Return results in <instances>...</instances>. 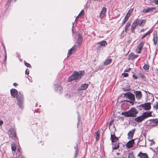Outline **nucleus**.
<instances>
[{
	"mask_svg": "<svg viewBox=\"0 0 158 158\" xmlns=\"http://www.w3.org/2000/svg\"><path fill=\"white\" fill-rule=\"evenodd\" d=\"M73 80H69V81H68L69 82Z\"/></svg>",
	"mask_w": 158,
	"mask_h": 158,
	"instance_id": "56",
	"label": "nucleus"
},
{
	"mask_svg": "<svg viewBox=\"0 0 158 158\" xmlns=\"http://www.w3.org/2000/svg\"><path fill=\"white\" fill-rule=\"evenodd\" d=\"M157 151H158V147H157Z\"/></svg>",
	"mask_w": 158,
	"mask_h": 158,
	"instance_id": "58",
	"label": "nucleus"
},
{
	"mask_svg": "<svg viewBox=\"0 0 158 158\" xmlns=\"http://www.w3.org/2000/svg\"><path fill=\"white\" fill-rule=\"evenodd\" d=\"M96 134V141H98L99 140V132L98 131H97Z\"/></svg>",
	"mask_w": 158,
	"mask_h": 158,
	"instance_id": "32",
	"label": "nucleus"
},
{
	"mask_svg": "<svg viewBox=\"0 0 158 158\" xmlns=\"http://www.w3.org/2000/svg\"><path fill=\"white\" fill-rule=\"evenodd\" d=\"M112 143V147L113 149L117 150L119 148V143L118 141Z\"/></svg>",
	"mask_w": 158,
	"mask_h": 158,
	"instance_id": "13",
	"label": "nucleus"
},
{
	"mask_svg": "<svg viewBox=\"0 0 158 158\" xmlns=\"http://www.w3.org/2000/svg\"><path fill=\"white\" fill-rule=\"evenodd\" d=\"M131 69V68H129L128 69L125 70L124 71L125 72H129L130 71Z\"/></svg>",
	"mask_w": 158,
	"mask_h": 158,
	"instance_id": "45",
	"label": "nucleus"
},
{
	"mask_svg": "<svg viewBox=\"0 0 158 158\" xmlns=\"http://www.w3.org/2000/svg\"><path fill=\"white\" fill-rule=\"evenodd\" d=\"M135 131V129H133L129 132L128 134V135L129 139H131L132 138Z\"/></svg>",
	"mask_w": 158,
	"mask_h": 158,
	"instance_id": "21",
	"label": "nucleus"
},
{
	"mask_svg": "<svg viewBox=\"0 0 158 158\" xmlns=\"http://www.w3.org/2000/svg\"><path fill=\"white\" fill-rule=\"evenodd\" d=\"M10 92L12 96L14 97H16L18 105L20 108H22L23 104L24 102L23 95L21 94L20 93H19L18 95H17L18 91L16 89H11Z\"/></svg>",
	"mask_w": 158,
	"mask_h": 158,
	"instance_id": "1",
	"label": "nucleus"
},
{
	"mask_svg": "<svg viewBox=\"0 0 158 158\" xmlns=\"http://www.w3.org/2000/svg\"><path fill=\"white\" fill-rule=\"evenodd\" d=\"M143 69L145 70H148L149 69V66L148 65L145 64L143 67Z\"/></svg>",
	"mask_w": 158,
	"mask_h": 158,
	"instance_id": "36",
	"label": "nucleus"
},
{
	"mask_svg": "<svg viewBox=\"0 0 158 158\" xmlns=\"http://www.w3.org/2000/svg\"><path fill=\"white\" fill-rule=\"evenodd\" d=\"M110 139L111 140V143L116 142L118 141V139L116 137L114 134L111 135Z\"/></svg>",
	"mask_w": 158,
	"mask_h": 158,
	"instance_id": "16",
	"label": "nucleus"
},
{
	"mask_svg": "<svg viewBox=\"0 0 158 158\" xmlns=\"http://www.w3.org/2000/svg\"><path fill=\"white\" fill-rule=\"evenodd\" d=\"M134 143V139L130 140L126 144V146L128 148H131L133 147Z\"/></svg>",
	"mask_w": 158,
	"mask_h": 158,
	"instance_id": "17",
	"label": "nucleus"
},
{
	"mask_svg": "<svg viewBox=\"0 0 158 158\" xmlns=\"http://www.w3.org/2000/svg\"><path fill=\"white\" fill-rule=\"evenodd\" d=\"M88 85L87 84H84L81 85L80 87H78V89L79 90H85L88 87Z\"/></svg>",
	"mask_w": 158,
	"mask_h": 158,
	"instance_id": "22",
	"label": "nucleus"
},
{
	"mask_svg": "<svg viewBox=\"0 0 158 158\" xmlns=\"http://www.w3.org/2000/svg\"><path fill=\"white\" fill-rule=\"evenodd\" d=\"M138 74L137 76L134 74L133 75V77L134 78L137 79L138 78H145V76L143 73L141 72L140 71H138Z\"/></svg>",
	"mask_w": 158,
	"mask_h": 158,
	"instance_id": "8",
	"label": "nucleus"
},
{
	"mask_svg": "<svg viewBox=\"0 0 158 158\" xmlns=\"http://www.w3.org/2000/svg\"><path fill=\"white\" fill-rule=\"evenodd\" d=\"M135 28H134L133 27H132L131 26V30H134L135 29Z\"/></svg>",
	"mask_w": 158,
	"mask_h": 158,
	"instance_id": "55",
	"label": "nucleus"
},
{
	"mask_svg": "<svg viewBox=\"0 0 158 158\" xmlns=\"http://www.w3.org/2000/svg\"><path fill=\"white\" fill-rule=\"evenodd\" d=\"M153 31V29H152L151 30H149L147 33L145 34L144 35H143V36L142 37L141 39H143L145 37L148 36V35H150L152 32Z\"/></svg>",
	"mask_w": 158,
	"mask_h": 158,
	"instance_id": "25",
	"label": "nucleus"
},
{
	"mask_svg": "<svg viewBox=\"0 0 158 158\" xmlns=\"http://www.w3.org/2000/svg\"><path fill=\"white\" fill-rule=\"evenodd\" d=\"M144 43L143 42H141L140 43L138 46V51H137V53H140L141 50L142 49L144 45Z\"/></svg>",
	"mask_w": 158,
	"mask_h": 158,
	"instance_id": "20",
	"label": "nucleus"
},
{
	"mask_svg": "<svg viewBox=\"0 0 158 158\" xmlns=\"http://www.w3.org/2000/svg\"><path fill=\"white\" fill-rule=\"evenodd\" d=\"M11 149L12 151H15L16 149V145L14 144H12L11 145Z\"/></svg>",
	"mask_w": 158,
	"mask_h": 158,
	"instance_id": "31",
	"label": "nucleus"
},
{
	"mask_svg": "<svg viewBox=\"0 0 158 158\" xmlns=\"http://www.w3.org/2000/svg\"><path fill=\"white\" fill-rule=\"evenodd\" d=\"M122 75L124 77H126L128 76V74L124 73H122Z\"/></svg>",
	"mask_w": 158,
	"mask_h": 158,
	"instance_id": "39",
	"label": "nucleus"
},
{
	"mask_svg": "<svg viewBox=\"0 0 158 158\" xmlns=\"http://www.w3.org/2000/svg\"><path fill=\"white\" fill-rule=\"evenodd\" d=\"M24 63L25 65L27 67H28L29 68L31 67V66L30 64L26 62L25 61H24Z\"/></svg>",
	"mask_w": 158,
	"mask_h": 158,
	"instance_id": "37",
	"label": "nucleus"
},
{
	"mask_svg": "<svg viewBox=\"0 0 158 158\" xmlns=\"http://www.w3.org/2000/svg\"><path fill=\"white\" fill-rule=\"evenodd\" d=\"M72 50H71L70 49L69 51H68V56H67L68 57L69 56V55L71 54V52H72Z\"/></svg>",
	"mask_w": 158,
	"mask_h": 158,
	"instance_id": "40",
	"label": "nucleus"
},
{
	"mask_svg": "<svg viewBox=\"0 0 158 158\" xmlns=\"http://www.w3.org/2000/svg\"><path fill=\"white\" fill-rule=\"evenodd\" d=\"M83 38L82 37V35L81 34H79L77 38V41L81 43L82 40Z\"/></svg>",
	"mask_w": 158,
	"mask_h": 158,
	"instance_id": "28",
	"label": "nucleus"
},
{
	"mask_svg": "<svg viewBox=\"0 0 158 158\" xmlns=\"http://www.w3.org/2000/svg\"><path fill=\"white\" fill-rule=\"evenodd\" d=\"M133 10V8H131V9H130L128 11V12H127V15H129V17H130L131 15V13L132 12Z\"/></svg>",
	"mask_w": 158,
	"mask_h": 158,
	"instance_id": "35",
	"label": "nucleus"
},
{
	"mask_svg": "<svg viewBox=\"0 0 158 158\" xmlns=\"http://www.w3.org/2000/svg\"><path fill=\"white\" fill-rule=\"evenodd\" d=\"M55 87L56 88V91L58 92L59 91V92H61V91L62 90V87L61 86L59 85L56 84Z\"/></svg>",
	"mask_w": 158,
	"mask_h": 158,
	"instance_id": "26",
	"label": "nucleus"
},
{
	"mask_svg": "<svg viewBox=\"0 0 158 158\" xmlns=\"http://www.w3.org/2000/svg\"><path fill=\"white\" fill-rule=\"evenodd\" d=\"M85 74L84 70L74 71L72 74L70 76L68 79H80Z\"/></svg>",
	"mask_w": 158,
	"mask_h": 158,
	"instance_id": "3",
	"label": "nucleus"
},
{
	"mask_svg": "<svg viewBox=\"0 0 158 158\" xmlns=\"http://www.w3.org/2000/svg\"><path fill=\"white\" fill-rule=\"evenodd\" d=\"M149 121L150 126L151 127H155L158 124V119H151Z\"/></svg>",
	"mask_w": 158,
	"mask_h": 158,
	"instance_id": "7",
	"label": "nucleus"
},
{
	"mask_svg": "<svg viewBox=\"0 0 158 158\" xmlns=\"http://www.w3.org/2000/svg\"><path fill=\"white\" fill-rule=\"evenodd\" d=\"M138 19L137 21V25L140 27H143L144 26L146 23V20L141 19L139 20V19Z\"/></svg>",
	"mask_w": 158,
	"mask_h": 158,
	"instance_id": "11",
	"label": "nucleus"
},
{
	"mask_svg": "<svg viewBox=\"0 0 158 158\" xmlns=\"http://www.w3.org/2000/svg\"><path fill=\"white\" fill-rule=\"evenodd\" d=\"M136 97L138 99L141 98L142 96V94L140 91H136L135 93Z\"/></svg>",
	"mask_w": 158,
	"mask_h": 158,
	"instance_id": "23",
	"label": "nucleus"
},
{
	"mask_svg": "<svg viewBox=\"0 0 158 158\" xmlns=\"http://www.w3.org/2000/svg\"><path fill=\"white\" fill-rule=\"evenodd\" d=\"M144 31V29H142L140 31L141 32H143Z\"/></svg>",
	"mask_w": 158,
	"mask_h": 158,
	"instance_id": "54",
	"label": "nucleus"
},
{
	"mask_svg": "<svg viewBox=\"0 0 158 158\" xmlns=\"http://www.w3.org/2000/svg\"><path fill=\"white\" fill-rule=\"evenodd\" d=\"M97 44L99 45L98 47L100 48V46L105 47L107 45V43L106 41L103 40L98 43Z\"/></svg>",
	"mask_w": 158,
	"mask_h": 158,
	"instance_id": "12",
	"label": "nucleus"
},
{
	"mask_svg": "<svg viewBox=\"0 0 158 158\" xmlns=\"http://www.w3.org/2000/svg\"><path fill=\"white\" fill-rule=\"evenodd\" d=\"M3 122L2 120H0V126L3 124Z\"/></svg>",
	"mask_w": 158,
	"mask_h": 158,
	"instance_id": "47",
	"label": "nucleus"
},
{
	"mask_svg": "<svg viewBox=\"0 0 158 158\" xmlns=\"http://www.w3.org/2000/svg\"><path fill=\"white\" fill-rule=\"evenodd\" d=\"M151 104L150 102L147 103L140 105L139 106L144 110H148L151 108Z\"/></svg>",
	"mask_w": 158,
	"mask_h": 158,
	"instance_id": "6",
	"label": "nucleus"
},
{
	"mask_svg": "<svg viewBox=\"0 0 158 158\" xmlns=\"http://www.w3.org/2000/svg\"><path fill=\"white\" fill-rule=\"evenodd\" d=\"M9 136L11 138L15 137L16 136L15 131L13 128H11L8 131Z\"/></svg>",
	"mask_w": 158,
	"mask_h": 158,
	"instance_id": "10",
	"label": "nucleus"
},
{
	"mask_svg": "<svg viewBox=\"0 0 158 158\" xmlns=\"http://www.w3.org/2000/svg\"><path fill=\"white\" fill-rule=\"evenodd\" d=\"M124 96L126 97V98H128L130 101H127L131 103L135 101L134 95L132 93L127 92L125 93L124 94Z\"/></svg>",
	"mask_w": 158,
	"mask_h": 158,
	"instance_id": "5",
	"label": "nucleus"
},
{
	"mask_svg": "<svg viewBox=\"0 0 158 158\" xmlns=\"http://www.w3.org/2000/svg\"><path fill=\"white\" fill-rule=\"evenodd\" d=\"M112 61V60L111 59H108L106 60L104 62V64L105 65H107L110 64Z\"/></svg>",
	"mask_w": 158,
	"mask_h": 158,
	"instance_id": "29",
	"label": "nucleus"
},
{
	"mask_svg": "<svg viewBox=\"0 0 158 158\" xmlns=\"http://www.w3.org/2000/svg\"><path fill=\"white\" fill-rule=\"evenodd\" d=\"M19 158H24V157L22 155L19 156H17L16 158H19Z\"/></svg>",
	"mask_w": 158,
	"mask_h": 158,
	"instance_id": "46",
	"label": "nucleus"
},
{
	"mask_svg": "<svg viewBox=\"0 0 158 158\" xmlns=\"http://www.w3.org/2000/svg\"><path fill=\"white\" fill-rule=\"evenodd\" d=\"M106 9L105 7H103L102 10L101 11L100 15V17L101 18H102L105 16V14L106 13Z\"/></svg>",
	"mask_w": 158,
	"mask_h": 158,
	"instance_id": "19",
	"label": "nucleus"
},
{
	"mask_svg": "<svg viewBox=\"0 0 158 158\" xmlns=\"http://www.w3.org/2000/svg\"><path fill=\"white\" fill-rule=\"evenodd\" d=\"M153 38L152 40L153 41V44L155 45L156 44L158 40V36L156 31H153Z\"/></svg>",
	"mask_w": 158,
	"mask_h": 158,
	"instance_id": "9",
	"label": "nucleus"
},
{
	"mask_svg": "<svg viewBox=\"0 0 158 158\" xmlns=\"http://www.w3.org/2000/svg\"><path fill=\"white\" fill-rule=\"evenodd\" d=\"M29 73V70L28 69H27L25 71V74H28Z\"/></svg>",
	"mask_w": 158,
	"mask_h": 158,
	"instance_id": "41",
	"label": "nucleus"
},
{
	"mask_svg": "<svg viewBox=\"0 0 158 158\" xmlns=\"http://www.w3.org/2000/svg\"><path fill=\"white\" fill-rule=\"evenodd\" d=\"M155 9H156V8L155 7H148L146 9H143V10L142 12L143 13H146L148 12L151 11H152L153 10H155Z\"/></svg>",
	"mask_w": 158,
	"mask_h": 158,
	"instance_id": "18",
	"label": "nucleus"
},
{
	"mask_svg": "<svg viewBox=\"0 0 158 158\" xmlns=\"http://www.w3.org/2000/svg\"><path fill=\"white\" fill-rule=\"evenodd\" d=\"M131 32L133 33H135V31H134V30H131Z\"/></svg>",
	"mask_w": 158,
	"mask_h": 158,
	"instance_id": "53",
	"label": "nucleus"
},
{
	"mask_svg": "<svg viewBox=\"0 0 158 158\" xmlns=\"http://www.w3.org/2000/svg\"><path fill=\"white\" fill-rule=\"evenodd\" d=\"M84 14H85L84 10H82L81 11V12L79 13V14L78 15V16H79V17H81L82 16H83L84 15Z\"/></svg>",
	"mask_w": 158,
	"mask_h": 158,
	"instance_id": "33",
	"label": "nucleus"
},
{
	"mask_svg": "<svg viewBox=\"0 0 158 158\" xmlns=\"http://www.w3.org/2000/svg\"><path fill=\"white\" fill-rule=\"evenodd\" d=\"M152 112H145L143 113L142 115L135 118L134 120L137 123H140L147 118L152 116Z\"/></svg>",
	"mask_w": 158,
	"mask_h": 158,
	"instance_id": "2",
	"label": "nucleus"
},
{
	"mask_svg": "<svg viewBox=\"0 0 158 158\" xmlns=\"http://www.w3.org/2000/svg\"><path fill=\"white\" fill-rule=\"evenodd\" d=\"M129 17H130L129 15H126L124 19V20L123 21L122 23V25H123L128 20V18Z\"/></svg>",
	"mask_w": 158,
	"mask_h": 158,
	"instance_id": "27",
	"label": "nucleus"
},
{
	"mask_svg": "<svg viewBox=\"0 0 158 158\" xmlns=\"http://www.w3.org/2000/svg\"><path fill=\"white\" fill-rule=\"evenodd\" d=\"M6 56H5V59L6 60Z\"/></svg>",
	"mask_w": 158,
	"mask_h": 158,
	"instance_id": "57",
	"label": "nucleus"
},
{
	"mask_svg": "<svg viewBox=\"0 0 158 158\" xmlns=\"http://www.w3.org/2000/svg\"><path fill=\"white\" fill-rule=\"evenodd\" d=\"M137 20H138V19H136L132 23V25H131V27L135 28L136 26L137 25H138L137 23Z\"/></svg>",
	"mask_w": 158,
	"mask_h": 158,
	"instance_id": "30",
	"label": "nucleus"
},
{
	"mask_svg": "<svg viewBox=\"0 0 158 158\" xmlns=\"http://www.w3.org/2000/svg\"><path fill=\"white\" fill-rule=\"evenodd\" d=\"M138 56V55H135L134 53H131L129 55L128 60H132L135 59H136Z\"/></svg>",
	"mask_w": 158,
	"mask_h": 158,
	"instance_id": "15",
	"label": "nucleus"
},
{
	"mask_svg": "<svg viewBox=\"0 0 158 158\" xmlns=\"http://www.w3.org/2000/svg\"><path fill=\"white\" fill-rule=\"evenodd\" d=\"M11 0H8L7 1L6 3L7 4H8L11 1ZM16 0H14V2H15Z\"/></svg>",
	"mask_w": 158,
	"mask_h": 158,
	"instance_id": "43",
	"label": "nucleus"
},
{
	"mask_svg": "<svg viewBox=\"0 0 158 158\" xmlns=\"http://www.w3.org/2000/svg\"><path fill=\"white\" fill-rule=\"evenodd\" d=\"M79 17V16H78H78L75 19V21L77 22V19L78 18V17Z\"/></svg>",
	"mask_w": 158,
	"mask_h": 158,
	"instance_id": "52",
	"label": "nucleus"
},
{
	"mask_svg": "<svg viewBox=\"0 0 158 158\" xmlns=\"http://www.w3.org/2000/svg\"><path fill=\"white\" fill-rule=\"evenodd\" d=\"M76 49V48L75 47V46H73L71 49H70L71 50H75Z\"/></svg>",
	"mask_w": 158,
	"mask_h": 158,
	"instance_id": "44",
	"label": "nucleus"
},
{
	"mask_svg": "<svg viewBox=\"0 0 158 158\" xmlns=\"http://www.w3.org/2000/svg\"><path fill=\"white\" fill-rule=\"evenodd\" d=\"M13 85L15 86H17L18 85V84L16 83H15L13 84Z\"/></svg>",
	"mask_w": 158,
	"mask_h": 158,
	"instance_id": "50",
	"label": "nucleus"
},
{
	"mask_svg": "<svg viewBox=\"0 0 158 158\" xmlns=\"http://www.w3.org/2000/svg\"><path fill=\"white\" fill-rule=\"evenodd\" d=\"M122 89L125 91H128L130 89L129 86H127L125 88H123Z\"/></svg>",
	"mask_w": 158,
	"mask_h": 158,
	"instance_id": "34",
	"label": "nucleus"
},
{
	"mask_svg": "<svg viewBox=\"0 0 158 158\" xmlns=\"http://www.w3.org/2000/svg\"><path fill=\"white\" fill-rule=\"evenodd\" d=\"M155 3L156 4L158 5V0H156L155 1Z\"/></svg>",
	"mask_w": 158,
	"mask_h": 158,
	"instance_id": "51",
	"label": "nucleus"
},
{
	"mask_svg": "<svg viewBox=\"0 0 158 158\" xmlns=\"http://www.w3.org/2000/svg\"><path fill=\"white\" fill-rule=\"evenodd\" d=\"M151 142L150 143L151 145H153L155 144V142L152 140L151 141Z\"/></svg>",
	"mask_w": 158,
	"mask_h": 158,
	"instance_id": "42",
	"label": "nucleus"
},
{
	"mask_svg": "<svg viewBox=\"0 0 158 158\" xmlns=\"http://www.w3.org/2000/svg\"><path fill=\"white\" fill-rule=\"evenodd\" d=\"M131 24V22L128 21L127 22V23L126 24V25L125 27V32L127 33V30H128V28L130 26Z\"/></svg>",
	"mask_w": 158,
	"mask_h": 158,
	"instance_id": "24",
	"label": "nucleus"
},
{
	"mask_svg": "<svg viewBox=\"0 0 158 158\" xmlns=\"http://www.w3.org/2000/svg\"><path fill=\"white\" fill-rule=\"evenodd\" d=\"M143 142H144L143 144V145H141V146H145L146 145V142H145V141H143Z\"/></svg>",
	"mask_w": 158,
	"mask_h": 158,
	"instance_id": "48",
	"label": "nucleus"
},
{
	"mask_svg": "<svg viewBox=\"0 0 158 158\" xmlns=\"http://www.w3.org/2000/svg\"><path fill=\"white\" fill-rule=\"evenodd\" d=\"M81 43H80V42L77 41V42L75 43V44L74 45L75 47H76V46H77L79 45V44H81Z\"/></svg>",
	"mask_w": 158,
	"mask_h": 158,
	"instance_id": "38",
	"label": "nucleus"
},
{
	"mask_svg": "<svg viewBox=\"0 0 158 158\" xmlns=\"http://www.w3.org/2000/svg\"><path fill=\"white\" fill-rule=\"evenodd\" d=\"M156 109H158V103L156 104Z\"/></svg>",
	"mask_w": 158,
	"mask_h": 158,
	"instance_id": "49",
	"label": "nucleus"
},
{
	"mask_svg": "<svg viewBox=\"0 0 158 158\" xmlns=\"http://www.w3.org/2000/svg\"><path fill=\"white\" fill-rule=\"evenodd\" d=\"M138 113V110L134 108L131 109L128 111L124 113L125 116L127 117H135L136 114Z\"/></svg>",
	"mask_w": 158,
	"mask_h": 158,
	"instance_id": "4",
	"label": "nucleus"
},
{
	"mask_svg": "<svg viewBox=\"0 0 158 158\" xmlns=\"http://www.w3.org/2000/svg\"><path fill=\"white\" fill-rule=\"evenodd\" d=\"M137 156L140 158H148L147 154L146 153H142L141 152L138 154Z\"/></svg>",
	"mask_w": 158,
	"mask_h": 158,
	"instance_id": "14",
	"label": "nucleus"
}]
</instances>
